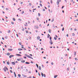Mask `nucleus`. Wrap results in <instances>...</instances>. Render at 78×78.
I'll return each instance as SVG.
<instances>
[{"label": "nucleus", "instance_id": "61", "mask_svg": "<svg viewBox=\"0 0 78 78\" xmlns=\"http://www.w3.org/2000/svg\"><path fill=\"white\" fill-rule=\"evenodd\" d=\"M16 36L18 37H19V36H18V34H16Z\"/></svg>", "mask_w": 78, "mask_h": 78}, {"label": "nucleus", "instance_id": "58", "mask_svg": "<svg viewBox=\"0 0 78 78\" xmlns=\"http://www.w3.org/2000/svg\"><path fill=\"white\" fill-rule=\"evenodd\" d=\"M40 3H42V1L41 0H40Z\"/></svg>", "mask_w": 78, "mask_h": 78}, {"label": "nucleus", "instance_id": "15", "mask_svg": "<svg viewBox=\"0 0 78 78\" xmlns=\"http://www.w3.org/2000/svg\"><path fill=\"white\" fill-rule=\"evenodd\" d=\"M58 76V75H55L54 76V78H56V77H57Z\"/></svg>", "mask_w": 78, "mask_h": 78}, {"label": "nucleus", "instance_id": "49", "mask_svg": "<svg viewBox=\"0 0 78 78\" xmlns=\"http://www.w3.org/2000/svg\"><path fill=\"white\" fill-rule=\"evenodd\" d=\"M73 36H75V34L74 33H73L72 34Z\"/></svg>", "mask_w": 78, "mask_h": 78}, {"label": "nucleus", "instance_id": "36", "mask_svg": "<svg viewBox=\"0 0 78 78\" xmlns=\"http://www.w3.org/2000/svg\"><path fill=\"white\" fill-rule=\"evenodd\" d=\"M44 77H45L46 76L45 74H44Z\"/></svg>", "mask_w": 78, "mask_h": 78}, {"label": "nucleus", "instance_id": "20", "mask_svg": "<svg viewBox=\"0 0 78 78\" xmlns=\"http://www.w3.org/2000/svg\"><path fill=\"white\" fill-rule=\"evenodd\" d=\"M16 55H17V56H21V55H20V54H16Z\"/></svg>", "mask_w": 78, "mask_h": 78}, {"label": "nucleus", "instance_id": "10", "mask_svg": "<svg viewBox=\"0 0 78 78\" xmlns=\"http://www.w3.org/2000/svg\"><path fill=\"white\" fill-rule=\"evenodd\" d=\"M37 39H38V40L40 39V37L38 36L37 37Z\"/></svg>", "mask_w": 78, "mask_h": 78}, {"label": "nucleus", "instance_id": "21", "mask_svg": "<svg viewBox=\"0 0 78 78\" xmlns=\"http://www.w3.org/2000/svg\"><path fill=\"white\" fill-rule=\"evenodd\" d=\"M39 70H41V66H39Z\"/></svg>", "mask_w": 78, "mask_h": 78}, {"label": "nucleus", "instance_id": "4", "mask_svg": "<svg viewBox=\"0 0 78 78\" xmlns=\"http://www.w3.org/2000/svg\"><path fill=\"white\" fill-rule=\"evenodd\" d=\"M59 1L58 0L57 2V5H59Z\"/></svg>", "mask_w": 78, "mask_h": 78}, {"label": "nucleus", "instance_id": "1", "mask_svg": "<svg viewBox=\"0 0 78 78\" xmlns=\"http://www.w3.org/2000/svg\"><path fill=\"white\" fill-rule=\"evenodd\" d=\"M3 70L4 71L6 72V71H8V68H7V67L5 66L4 67V68H3Z\"/></svg>", "mask_w": 78, "mask_h": 78}, {"label": "nucleus", "instance_id": "44", "mask_svg": "<svg viewBox=\"0 0 78 78\" xmlns=\"http://www.w3.org/2000/svg\"><path fill=\"white\" fill-rule=\"evenodd\" d=\"M75 60H76V61H78V59H77V58H75Z\"/></svg>", "mask_w": 78, "mask_h": 78}, {"label": "nucleus", "instance_id": "34", "mask_svg": "<svg viewBox=\"0 0 78 78\" xmlns=\"http://www.w3.org/2000/svg\"><path fill=\"white\" fill-rule=\"evenodd\" d=\"M71 2H73V3H75V2H73V0H71Z\"/></svg>", "mask_w": 78, "mask_h": 78}, {"label": "nucleus", "instance_id": "30", "mask_svg": "<svg viewBox=\"0 0 78 78\" xmlns=\"http://www.w3.org/2000/svg\"><path fill=\"white\" fill-rule=\"evenodd\" d=\"M20 45H22V43L21 42H20L19 43Z\"/></svg>", "mask_w": 78, "mask_h": 78}, {"label": "nucleus", "instance_id": "3", "mask_svg": "<svg viewBox=\"0 0 78 78\" xmlns=\"http://www.w3.org/2000/svg\"><path fill=\"white\" fill-rule=\"evenodd\" d=\"M25 27H27L28 26V23H25L24 24Z\"/></svg>", "mask_w": 78, "mask_h": 78}, {"label": "nucleus", "instance_id": "26", "mask_svg": "<svg viewBox=\"0 0 78 78\" xmlns=\"http://www.w3.org/2000/svg\"><path fill=\"white\" fill-rule=\"evenodd\" d=\"M26 33H28V30H26Z\"/></svg>", "mask_w": 78, "mask_h": 78}, {"label": "nucleus", "instance_id": "9", "mask_svg": "<svg viewBox=\"0 0 78 78\" xmlns=\"http://www.w3.org/2000/svg\"><path fill=\"white\" fill-rule=\"evenodd\" d=\"M27 57H28V58H32V59H33V58H31V57H30V56L29 55H28L27 56Z\"/></svg>", "mask_w": 78, "mask_h": 78}, {"label": "nucleus", "instance_id": "50", "mask_svg": "<svg viewBox=\"0 0 78 78\" xmlns=\"http://www.w3.org/2000/svg\"><path fill=\"white\" fill-rule=\"evenodd\" d=\"M51 65H53V62H52L51 63Z\"/></svg>", "mask_w": 78, "mask_h": 78}, {"label": "nucleus", "instance_id": "62", "mask_svg": "<svg viewBox=\"0 0 78 78\" xmlns=\"http://www.w3.org/2000/svg\"><path fill=\"white\" fill-rule=\"evenodd\" d=\"M20 3H21V4H23V2H20Z\"/></svg>", "mask_w": 78, "mask_h": 78}, {"label": "nucleus", "instance_id": "53", "mask_svg": "<svg viewBox=\"0 0 78 78\" xmlns=\"http://www.w3.org/2000/svg\"><path fill=\"white\" fill-rule=\"evenodd\" d=\"M36 65L37 66V68H38V65H37V64H36Z\"/></svg>", "mask_w": 78, "mask_h": 78}, {"label": "nucleus", "instance_id": "27", "mask_svg": "<svg viewBox=\"0 0 78 78\" xmlns=\"http://www.w3.org/2000/svg\"><path fill=\"white\" fill-rule=\"evenodd\" d=\"M50 41H51V37H50Z\"/></svg>", "mask_w": 78, "mask_h": 78}, {"label": "nucleus", "instance_id": "18", "mask_svg": "<svg viewBox=\"0 0 78 78\" xmlns=\"http://www.w3.org/2000/svg\"><path fill=\"white\" fill-rule=\"evenodd\" d=\"M12 64L13 65H15V63L14 62H12Z\"/></svg>", "mask_w": 78, "mask_h": 78}, {"label": "nucleus", "instance_id": "51", "mask_svg": "<svg viewBox=\"0 0 78 78\" xmlns=\"http://www.w3.org/2000/svg\"><path fill=\"white\" fill-rule=\"evenodd\" d=\"M66 36H67V37H69V34H67L66 35Z\"/></svg>", "mask_w": 78, "mask_h": 78}, {"label": "nucleus", "instance_id": "35", "mask_svg": "<svg viewBox=\"0 0 78 78\" xmlns=\"http://www.w3.org/2000/svg\"><path fill=\"white\" fill-rule=\"evenodd\" d=\"M54 21V19H52L51 21V22H53Z\"/></svg>", "mask_w": 78, "mask_h": 78}, {"label": "nucleus", "instance_id": "28", "mask_svg": "<svg viewBox=\"0 0 78 78\" xmlns=\"http://www.w3.org/2000/svg\"><path fill=\"white\" fill-rule=\"evenodd\" d=\"M11 23L12 25H14V23L13 22H11Z\"/></svg>", "mask_w": 78, "mask_h": 78}, {"label": "nucleus", "instance_id": "11", "mask_svg": "<svg viewBox=\"0 0 78 78\" xmlns=\"http://www.w3.org/2000/svg\"><path fill=\"white\" fill-rule=\"evenodd\" d=\"M18 50H19L20 51V50H23V49H21V48H19L18 49Z\"/></svg>", "mask_w": 78, "mask_h": 78}, {"label": "nucleus", "instance_id": "32", "mask_svg": "<svg viewBox=\"0 0 78 78\" xmlns=\"http://www.w3.org/2000/svg\"><path fill=\"white\" fill-rule=\"evenodd\" d=\"M54 39L55 40H56V39H57V38L56 37H54Z\"/></svg>", "mask_w": 78, "mask_h": 78}, {"label": "nucleus", "instance_id": "7", "mask_svg": "<svg viewBox=\"0 0 78 78\" xmlns=\"http://www.w3.org/2000/svg\"><path fill=\"white\" fill-rule=\"evenodd\" d=\"M12 49H8V51H12Z\"/></svg>", "mask_w": 78, "mask_h": 78}, {"label": "nucleus", "instance_id": "41", "mask_svg": "<svg viewBox=\"0 0 78 78\" xmlns=\"http://www.w3.org/2000/svg\"><path fill=\"white\" fill-rule=\"evenodd\" d=\"M67 70L68 71H69V68H67Z\"/></svg>", "mask_w": 78, "mask_h": 78}, {"label": "nucleus", "instance_id": "39", "mask_svg": "<svg viewBox=\"0 0 78 78\" xmlns=\"http://www.w3.org/2000/svg\"><path fill=\"white\" fill-rule=\"evenodd\" d=\"M10 32H11V31L10 30H8V33H10Z\"/></svg>", "mask_w": 78, "mask_h": 78}, {"label": "nucleus", "instance_id": "33", "mask_svg": "<svg viewBox=\"0 0 78 78\" xmlns=\"http://www.w3.org/2000/svg\"><path fill=\"white\" fill-rule=\"evenodd\" d=\"M5 39H7L8 38V37L7 36H6L5 37Z\"/></svg>", "mask_w": 78, "mask_h": 78}, {"label": "nucleus", "instance_id": "14", "mask_svg": "<svg viewBox=\"0 0 78 78\" xmlns=\"http://www.w3.org/2000/svg\"><path fill=\"white\" fill-rule=\"evenodd\" d=\"M21 62L24 63V62H25V60H23L21 61Z\"/></svg>", "mask_w": 78, "mask_h": 78}, {"label": "nucleus", "instance_id": "55", "mask_svg": "<svg viewBox=\"0 0 78 78\" xmlns=\"http://www.w3.org/2000/svg\"><path fill=\"white\" fill-rule=\"evenodd\" d=\"M36 73H37V70H36Z\"/></svg>", "mask_w": 78, "mask_h": 78}, {"label": "nucleus", "instance_id": "5", "mask_svg": "<svg viewBox=\"0 0 78 78\" xmlns=\"http://www.w3.org/2000/svg\"><path fill=\"white\" fill-rule=\"evenodd\" d=\"M14 55H11L9 56V58H11L12 57H14Z\"/></svg>", "mask_w": 78, "mask_h": 78}, {"label": "nucleus", "instance_id": "48", "mask_svg": "<svg viewBox=\"0 0 78 78\" xmlns=\"http://www.w3.org/2000/svg\"><path fill=\"white\" fill-rule=\"evenodd\" d=\"M37 20H39V18H37Z\"/></svg>", "mask_w": 78, "mask_h": 78}, {"label": "nucleus", "instance_id": "38", "mask_svg": "<svg viewBox=\"0 0 78 78\" xmlns=\"http://www.w3.org/2000/svg\"><path fill=\"white\" fill-rule=\"evenodd\" d=\"M21 46H22V47H21V48H23V45H21Z\"/></svg>", "mask_w": 78, "mask_h": 78}, {"label": "nucleus", "instance_id": "42", "mask_svg": "<svg viewBox=\"0 0 78 78\" xmlns=\"http://www.w3.org/2000/svg\"><path fill=\"white\" fill-rule=\"evenodd\" d=\"M7 64H8V65H9V62H7Z\"/></svg>", "mask_w": 78, "mask_h": 78}, {"label": "nucleus", "instance_id": "52", "mask_svg": "<svg viewBox=\"0 0 78 78\" xmlns=\"http://www.w3.org/2000/svg\"><path fill=\"white\" fill-rule=\"evenodd\" d=\"M29 5L30 6H31V3H29Z\"/></svg>", "mask_w": 78, "mask_h": 78}, {"label": "nucleus", "instance_id": "19", "mask_svg": "<svg viewBox=\"0 0 78 78\" xmlns=\"http://www.w3.org/2000/svg\"><path fill=\"white\" fill-rule=\"evenodd\" d=\"M22 60H23V58H20V61H21Z\"/></svg>", "mask_w": 78, "mask_h": 78}, {"label": "nucleus", "instance_id": "40", "mask_svg": "<svg viewBox=\"0 0 78 78\" xmlns=\"http://www.w3.org/2000/svg\"><path fill=\"white\" fill-rule=\"evenodd\" d=\"M25 30V29L24 28H23L22 29V31H23Z\"/></svg>", "mask_w": 78, "mask_h": 78}, {"label": "nucleus", "instance_id": "29", "mask_svg": "<svg viewBox=\"0 0 78 78\" xmlns=\"http://www.w3.org/2000/svg\"><path fill=\"white\" fill-rule=\"evenodd\" d=\"M64 28L63 27L62 30V31H64Z\"/></svg>", "mask_w": 78, "mask_h": 78}, {"label": "nucleus", "instance_id": "12", "mask_svg": "<svg viewBox=\"0 0 78 78\" xmlns=\"http://www.w3.org/2000/svg\"><path fill=\"white\" fill-rule=\"evenodd\" d=\"M41 75H42V77H43V76H44V75H43L44 74H43V73H42V72H41Z\"/></svg>", "mask_w": 78, "mask_h": 78}, {"label": "nucleus", "instance_id": "13", "mask_svg": "<svg viewBox=\"0 0 78 78\" xmlns=\"http://www.w3.org/2000/svg\"><path fill=\"white\" fill-rule=\"evenodd\" d=\"M49 33H51V30L50 29L49 30Z\"/></svg>", "mask_w": 78, "mask_h": 78}, {"label": "nucleus", "instance_id": "59", "mask_svg": "<svg viewBox=\"0 0 78 78\" xmlns=\"http://www.w3.org/2000/svg\"><path fill=\"white\" fill-rule=\"evenodd\" d=\"M24 13V11L22 12V14H23Z\"/></svg>", "mask_w": 78, "mask_h": 78}, {"label": "nucleus", "instance_id": "57", "mask_svg": "<svg viewBox=\"0 0 78 78\" xmlns=\"http://www.w3.org/2000/svg\"><path fill=\"white\" fill-rule=\"evenodd\" d=\"M17 60L18 61H20V59H17Z\"/></svg>", "mask_w": 78, "mask_h": 78}, {"label": "nucleus", "instance_id": "24", "mask_svg": "<svg viewBox=\"0 0 78 78\" xmlns=\"http://www.w3.org/2000/svg\"><path fill=\"white\" fill-rule=\"evenodd\" d=\"M25 63L26 64H30V63L28 62H26Z\"/></svg>", "mask_w": 78, "mask_h": 78}, {"label": "nucleus", "instance_id": "60", "mask_svg": "<svg viewBox=\"0 0 78 78\" xmlns=\"http://www.w3.org/2000/svg\"><path fill=\"white\" fill-rule=\"evenodd\" d=\"M38 16H40V13H38Z\"/></svg>", "mask_w": 78, "mask_h": 78}, {"label": "nucleus", "instance_id": "64", "mask_svg": "<svg viewBox=\"0 0 78 78\" xmlns=\"http://www.w3.org/2000/svg\"><path fill=\"white\" fill-rule=\"evenodd\" d=\"M2 39L3 40H4V38L2 37Z\"/></svg>", "mask_w": 78, "mask_h": 78}, {"label": "nucleus", "instance_id": "46", "mask_svg": "<svg viewBox=\"0 0 78 78\" xmlns=\"http://www.w3.org/2000/svg\"><path fill=\"white\" fill-rule=\"evenodd\" d=\"M43 11H45V9H43Z\"/></svg>", "mask_w": 78, "mask_h": 78}, {"label": "nucleus", "instance_id": "63", "mask_svg": "<svg viewBox=\"0 0 78 78\" xmlns=\"http://www.w3.org/2000/svg\"><path fill=\"white\" fill-rule=\"evenodd\" d=\"M23 50H26V49H25V48H24Z\"/></svg>", "mask_w": 78, "mask_h": 78}, {"label": "nucleus", "instance_id": "17", "mask_svg": "<svg viewBox=\"0 0 78 78\" xmlns=\"http://www.w3.org/2000/svg\"><path fill=\"white\" fill-rule=\"evenodd\" d=\"M50 35L48 34V38H49V37H50Z\"/></svg>", "mask_w": 78, "mask_h": 78}, {"label": "nucleus", "instance_id": "23", "mask_svg": "<svg viewBox=\"0 0 78 78\" xmlns=\"http://www.w3.org/2000/svg\"><path fill=\"white\" fill-rule=\"evenodd\" d=\"M10 54H9V53H7V55H8V56H9V55H10Z\"/></svg>", "mask_w": 78, "mask_h": 78}, {"label": "nucleus", "instance_id": "25", "mask_svg": "<svg viewBox=\"0 0 78 78\" xmlns=\"http://www.w3.org/2000/svg\"><path fill=\"white\" fill-rule=\"evenodd\" d=\"M6 10H7V11H8V10H9V9H8V8H6Z\"/></svg>", "mask_w": 78, "mask_h": 78}, {"label": "nucleus", "instance_id": "54", "mask_svg": "<svg viewBox=\"0 0 78 78\" xmlns=\"http://www.w3.org/2000/svg\"><path fill=\"white\" fill-rule=\"evenodd\" d=\"M48 8H50V5H48Z\"/></svg>", "mask_w": 78, "mask_h": 78}, {"label": "nucleus", "instance_id": "43", "mask_svg": "<svg viewBox=\"0 0 78 78\" xmlns=\"http://www.w3.org/2000/svg\"><path fill=\"white\" fill-rule=\"evenodd\" d=\"M10 72L11 73H12V71L11 70H10Z\"/></svg>", "mask_w": 78, "mask_h": 78}, {"label": "nucleus", "instance_id": "45", "mask_svg": "<svg viewBox=\"0 0 78 78\" xmlns=\"http://www.w3.org/2000/svg\"><path fill=\"white\" fill-rule=\"evenodd\" d=\"M53 2L52 1V0H51V3H52Z\"/></svg>", "mask_w": 78, "mask_h": 78}, {"label": "nucleus", "instance_id": "6", "mask_svg": "<svg viewBox=\"0 0 78 78\" xmlns=\"http://www.w3.org/2000/svg\"><path fill=\"white\" fill-rule=\"evenodd\" d=\"M22 75L23 77H27V76H25V75H24L23 74H22Z\"/></svg>", "mask_w": 78, "mask_h": 78}, {"label": "nucleus", "instance_id": "2", "mask_svg": "<svg viewBox=\"0 0 78 78\" xmlns=\"http://www.w3.org/2000/svg\"><path fill=\"white\" fill-rule=\"evenodd\" d=\"M49 43H50L51 45H52V44H53V41L51 40H50Z\"/></svg>", "mask_w": 78, "mask_h": 78}, {"label": "nucleus", "instance_id": "16", "mask_svg": "<svg viewBox=\"0 0 78 78\" xmlns=\"http://www.w3.org/2000/svg\"><path fill=\"white\" fill-rule=\"evenodd\" d=\"M14 74L15 75V77H16V73L14 72Z\"/></svg>", "mask_w": 78, "mask_h": 78}, {"label": "nucleus", "instance_id": "8", "mask_svg": "<svg viewBox=\"0 0 78 78\" xmlns=\"http://www.w3.org/2000/svg\"><path fill=\"white\" fill-rule=\"evenodd\" d=\"M76 52H74V56H76Z\"/></svg>", "mask_w": 78, "mask_h": 78}, {"label": "nucleus", "instance_id": "22", "mask_svg": "<svg viewBox=\"0 0 78 78\" xmlns=\"http://www.w3.org/2000/svg\"><path fill=\"white\" fill-rule=\"evenodd\" d=\"M13 20H14V21H16V19H15V18H13Z\"/></svg>", "mask_w": 78, "mask_h": 78}, {"label": "nucleus", "instance_id": "31", "mask_svg": "<svg viewBox=\"0 0 78 78\" xmlns=\"http://www.w3.org/2000/svg\"><path fill=\"white\" fill-rule=\"evenodd\" d=\"M18 76H19V77H20V76H21L20 75L18 74Z\"/></svg>", "mask_w": 78, "mask_h": 78}, {"label": "nucleus", "instance_id": "37", "mask_svg": "<svg viewBox=\"0 0 78 78\" xmlns=\"http://www.w3.org/2000/svg\"><path fill=\"white\" fill-rule=\"evenodd\" d=\"M40 6H41V7L42 6V5L41 4H40Z\"/></svg>", "mask_w": 78, "mask_h": 78}, {"label": "nucleus", "instance_id": "56", "mask_svg": "<svg viewBox=\"0 0 78 78\" xmlns=\"http://www.w3.org/2000/svg\"><path fill=\"white\" fill-rule=\"evenodd\" d=\"M64 6H62V8H64Z\"/></svg>", "mask_w": 78, "mask_h": 78}, {"label": "nucleus", "instance_id": "47", "mask_svg": "<svg viewBox=\"0 0 78 78\" xmlns=\"http://www.w3.org/2000/svg\"><path fill=\"white\" fill-rule=\"evenodd\" d=\"M73 30V29L72 28H70V30L72 31V30Z\"/></svg>", "mask_w": 78, "mask_h": 78}]
</instances>
